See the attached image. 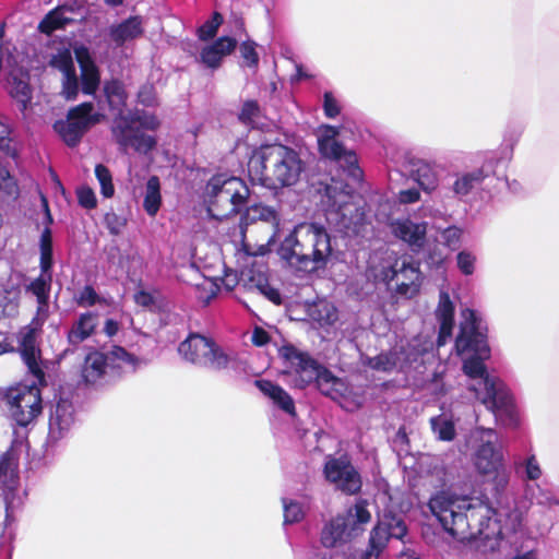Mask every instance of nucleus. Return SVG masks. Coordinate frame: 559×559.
Returning a JSON list of instances; mask_svg holds the SVG:
<instances>
[{
    "label": "nucleus",
    "mask_w": 559,
    "mask_h": 559,
    "mask_svg": "<svg viewBox=\"0 0 559 559\" xmlns=\"http://www.w3.org/2000/svg\"><path fill=\"white\" fill-rule=\"evenodd\" d=\"M10 419L19 427L26 428L41 413V395L35 383L9 388L2 396Z\"/></svg>",
    "instance_id": "4468645a"
},
{
    "label": "nucleus",
    "mask_w": 559,
    "mask_h": 559,
    "mask_svg": "<svg viewBox=\"0 0 559 559\" xmlns=\"http://www.w3.org/2000/svg\"><path fill=\"white\" fill-rule=\"evenodd\" d=\"M74 301L79 307L90 308L104 304L105 298L100 297L92 285H85L74 295Z\"/></svg>",
    "instance_id": "79ce46f5"
},
{
    "label": "nucleus",
    "mask_w": 559,
    "mask_h": 559,
    "mask_svg": "<svg viewBox=\"0 0 559 559\" xmlns=\"http://www.w3.org/2000/svg\"><path fill=\"white\" fill-rule=\"evenodd\" d=\"M475 466L486 480L493 481L497 486H504L508 483L501 456H476Z\"/></svg>",
    "instance_id": "7c9ffc66"
},
{
    "label": "nucleus",
    "mask_w": 559,
    "mask_h": 559,
    "mask_svg": "<svg viewBox=\"0 0 559 559\" xmlns=\"http://www.w3.org/2000/svg\"><path fill=\"white\" fill-rule=\"evenodd\" d=\"M455 305L450 294L440 289L438 306L435 310L436 320L439 323L437 345L443 346L451 338L454 328Z\"/></svg>",
    "instance_id": "412c9836"
},
{
    "label": "nucleus",
    "mask_w": 559,
    "mask_h": 559,
    "mask_svg": "<svg viewBox=\"0 0 559 559\" xmlns=\"http://www.w3.org/2000/svg\"><path fill=\"white\" fill-rule=\"evenodd\" d=\"M73 424V406L70 402L61 400L57 403L50 415V427H57L60 432L68 430Z\"/></svg>",
    "instance_id": "e433bc0d"
},
{
    "label": "nucleus",
    "mask_w": 559,
    "mask_h": 559,
    "mask_svg": "<svg viewBox=\"0 0 559 559\" xmlns=\"http://www.w3.org/2000/svg\"><path fill=\"white\" fill-rule=\"evenodd\" d=\"M433 433L439 440L451 441L455 437V427L451 419L445 416H437L430 419Z\"/></svg>",
    "instance_id": "58836bf2"
},
{
    "label": "nucleus",
    "mask_w": 559,
    "mask_h": 559,
    "mask_svg": "<svg viewBox=\"0 0 559 559\" xmlns=\"http://www.w3.org/2000/svg\"><path fill=\"white\" fill-rule=\"evenodd\" d=\"M257 44L253 40H246L239 47L240 56L249 68H257L259 63V55L255 50Z\"/></svg>",
    "instance_id": "8fccbe9b"
},
{
    "label": "nucleus",
    "mask_w": 559,
    "mask_h": 559,
    "mask_svg": "<svg viewBox=\"0 0 559 559\" xmlns=\"http://www.w3.org/2000/svg\"><path fill=\"white\" fill-rule=\"evenodd\" d=\"M97 328V313L87 311L81 313L67 333L68 343L78 346L91 337Z\"/></svg>",
    "instance_id": "bb28decb"
},
{
    "label": "nucleus",
    "mask_w": 559,
    "mask_h": 559,
    "mask_svg": "<svg viewBox=\"0 0 559 559\" xmlns=\"http://www.w3.org/2000/svg\"><path fill=\"white\" fill-rule=\"evenodd\" d=\"M512 145L501 146L496 151L485 153L484 162L480 167L460 173L455 176V180L451 187V191L459 200L475 192L481 187L484 181L491 176H496V168L512 158Z\"/></svg>",
    "instance_id": "ddd939ff"
},
{
    "label": "nucleus",
    "mask_w": 559,
    "mask_h": 559,
    "mask_svg": "<svg viewBox=\"0 0 559 559\" xmlns=\"http://www.w3.org/2000/svg\"><path fill=\"white\" fill-rule=\"evenodd\" d=\"M159 124L154 114L134 108L120 111L114 118L111 133L121 152L127 153L132 148L138 153L147 154L157 142L154 136L145 134L142 130L155 131Z\"/></svg>",
    "instance_id": "0eeeda50"
},
{
    "label": "nucleus",
    "mask_w": 559,
    "mask_h": 559,
    "mask_svg": "<svg viewBox=\"0 0 559 559\" xmlns=\"http://www.w3.org/2000/svg\"><path fill=\"white\" fill-rule=\"evenodd\" d=\"M80 91V82L76 75V72L72 74H67L66 76H62V96L68 99L72 100L75 99Z\"/></svg>",
    "instance_id": "09e8293b"
},
{
    "label": "nucleus",
    "mask_w": 559,
    "mask_h": 559,
    "mask_svg": "<svg viewBox=\"0 0 559 559\" xmlns=\"http://www.w3.org/2000/svg\"><path fill=\"white\" fill-rule=\"evenodd\" d=\"M222 14L218 12H214L212 17L198 28L199 38L201 40L212 39L216 35L218 27L222 25Z\"/></svg>",
    "instance_id": "49530a36"
},
{
    "label": "nucleus",
    "mask_w": 559,
    "mask_h": 559,
    "mask_svg": "<svg viewBox=\"0 0 559 559\" xmlns=\"http://www.w3.org/2000/svg\"><path fill=\"white\" fill-rule=\"evenodd\" d=\"M325 477L340 490L353 495L360 490L361 479L347 456L332 457L324 467Z\"/></svg>",
    "instance_id": "6ab92c4d"
},
{
    "label": "nucleus",
    "mask_w": 559,
    "mask_h": 559,
    "mask_svg": "<svg viewBox=\"0 0 559 559\" xmlns=\"http://www.w3.org/2000/svg\"><path fill=\"white\" fill-rule=\"evenodd\" d=\"M79 204L86 209L92 210L97 205L95 192L90 187H81L76 191Z\"/></svg>",
    "instance_id": "13d9d810"
},
{
    "label": "nucleus",
    "mask_w": 559,
    "mask_h": 559,
    "mask_svg": "<svg viewBox=\"0 0 559 559\" xmlns=\"http://www.w3.org/2000/svg\"><path fill=\"white\" fill-rule=\"evenodd\" d=\"M468 444L474 454H502L503 445L498 432L493 429L477 428L469 437Z\"/></svg>",
    "instance_id": "393cba45"
},
{
    "label": "nucleus",
    "mask_w": 559,
    "mask_h": 559,
    "mask_svg": "<svg viewBox=\"0 0 559 559\" xmlns=\"http://www.w3.org/2000/svg\"><path fill=\"white\" fill-rule=\"evenodd\" d=\"M463 230L457 226H449L444 228L441 233V238L443 243L452 249L455 250L459 248L461 243V237H462Z\"/></svg>",
    "instance_id": "603ef678"
},
{
    "label": "nucleus",
    "mask_w": 559,
    "mask_h": 559,
    "mask_svg": "<svg viewBox=\"0 0 559 559\" xmlns=\"http://www.w3.org/2000/svg\"><path fill=\"white\" fill-rule=\"evenodd\" d=\"M9 94L16 103L22 116L26 118L27 110L31 108L33 98V90L28 82V75H12L11 80L9 81Z\"/></svg>",
    "instance_id": "c756f323"
},
{
    "label": "nucleus",
    "mask_w": 559,
    "mask_h": 559,
    "mask_svg": "<svg viewBox=\"0 0 559 559\" xmlns=\"http://www.w3.org/2000/svg\"><path fill=\"white\" fill-rule=\"evenodd\" d=\"M10 134V128L3 121L0 120V150L8 156L14 157L16 151L14 145L12 144V139Z\"/></svg>",
    "instance_id": "4d7b16f0"
},
{
    "label": "nucleus",
    "mask_w": 559,
    "mask_h": 559,
    "mask_svg": "<svg viewBox=\"0 0 559 559\" xmlns=\"http://www.w3.org/2000/svg\"><path fill=\"white\" fill-rule=\"evenodd\" d=\"M162 206L160 180L151 176L143 191V209L150 217H155Z\"/></svg>",
    "instance_id": "473e14b6"
},
{
    "label": "nucleus",
    "mask_w": 559,
    "mask_h": 559,
    "mask_svg": "<svg viewBox=\"0 0 559 559\" xmlns=\"http://www.w3.org/2000/svg\"><path fill=\"white\" fill-rule=\"evenodd\" d=\"M397 357L394 353H381L374 357H367L364 360V364L369 368L382 371L390 372L396 367Z\"/></svg>",
    "instance_id": "ea45409f"
},
{
    "label": "nucleus",
    "mask_w": 559,
    "mask_h": 559,
    "mask_svg": "<svg viewBox=\"0 0 559 559\" xmlns=\"http://www.w3.org/2000/svg\"><path fill=\"white\" fill-rule=\"evenodd\" d=\"M403 167L425 192L431 193L438 188L439 173L433 164L406 153Z\"/></svg>",
    "instance_id": "aec40b11"
},
{
    "label": "nucleus",
    "mask_w": 559,
    "mask_h": 559,
    "mask_svg": "<svg viewBox=\"0 0 559 559\" xmlns=\"http://www.w3.org/2000/svg\"><path fill=\"white\" fill-rule=\"evenodd\" d=\"M102 117L93 103H82L70 108L66 119L57 120L53 130L68 146L74 147L91 128L100 122Z\"/></svg>",
    "instance_id": "2eb2a0df"
},
{
    "label": "nucleus",
    "mask_w": 559,
    "mask_h": 559,
    "mask_svg": "<svg viewBox=\"0 0 559 559\" xmlns=\"http://www.w3.org/2000/svg\"><path fill=\"white\" fill-rule=\"evenodd\" d=\"M254 218L263 222L274 223L277 221V212L269 205L255 204L249 209Z\"/></svg>",
    "instance_id": "5fc2aeb1"
},
{
    "label": "nucleus",
    "mask_w": 559,
    "mask_h": 559,
    "mask_svg": "<svg viewBox=\"0 0 559 559\" xmlns=\"http://www.w3.org/2000/svg\"><path fill=\"white\" fill-rule=\"evenodd\" d=\"M81 67V86L82 92L86 95H92L96 92L99 85V72L94 62L86 56L83 59L78 55Z\"/></svg>",
    "instance_id": "f704fd0d"
},
{
    "label": "nucleus",
    "mask_w": 559,
    "mask_h": 559,
    "mask_svg": "<svg viewBox=\"0 0 559 559\" xmlns=\"http://www.w3.org/2000/svg\"><path fill=\"white\" fill-rule=\"evenodd\" d=\"M249 195L250 189L241 178L217 174L206 182L202 199L207 213L223 221L247 209Z\"/></svg>",
    "instance_id": "423d86ee"
},
{
    "label": "nucleus",
    "mask_w": 559,
    "mask_h": 559,
    "mask_svg": "<svg viewBox=\"0 0 559 559\" xmlns=\"http://www.w3.org/2000/svg\"><path fill=\"white\" fill-rule=\"evenodd\" d=\"M420 192L417 188L401 190L397 193V200L401 204H413L419 201Z\"/></svg>",
    "instance_id": "e2e57ef3"
},
{
    "label": "nucleus",
    "mask_w": 559,
    "mask_h": 559,
    "mask_svg": "<svg viewBox=\"0 0 559 559\" xmlns=\"http://www.w3.org/2000/svg\"><path fill=\"white\" fill-rule=\"evenodd\" d=\"M180 357L199 368L226 370L236 362V354L221 347L213 338L190 333L178 346Z\"/></svg>",
    "instance_id": "9b49d317"
},
{
    "label": "nucleus",
    "mask_w": 559,
    "mask_h": 559,
    "mask_svg": "<svg viewBox=\"0 0 559 559\" xmlns=\"http://www.w3.org/2000/svg\"><path fill=\"white\" fill-rule=\"evenodd\" d=\"M254 384L274 405L289 415H295L294 400L282 386L265 379L255 380Z\"/></svg>",
    "instance_id": "c85d7f7f"
},
{
    "label": "nucleus",
    "mask_w": 559,
    "mask_h": 559,
    "mask_svg": "<svg viewBox=\"0 0 559 559\" xmlns=\"http://www.w3.org/2000/svg\"><path fill=\"white\" fill-rule=\"evenodd\" d=\"M136 100L145 107H153L157 104L155 88L151 84H144L139 88Z\"/></svg>",
    "instance_id": "bf43d9fd"
},
{
    "label": "nucleus",
    "mask_w": 559,
    "mask_h": 559,
    "mask_svg": "<svg viewBox=\"0 0 559 559\" xmlns=\"http://www.w3.org/2000/svg\"><path fill=\"white\" fill-rule=\"evenodd\" d=\"M370 503L359 499L344 515H336L326 522L321 531L320 542L326 548H336L361 534L371 521Z\"/></svg>",
    "instance_id": "f8f14e48"
},
{
    "label": "nucleus",
    "mask_w": 559,
    "mask_h": 559,
    "mask_svg": "<svg viewBox=\"0 0 559 559\" xmlns=\"http://www.w3.org/2000/svg\"><path fill=\"white\" fill-rule=\"evenodd\" d=\"M236 46L237 40L235 38L219 37L212 45L202 49L200 59L206 67L216 69L221 66L223 58L233 52Z\"/></svg>",
    "instance_id": "a878e982"
},
{
    "label": "nucleus",
    "mask_w": 559,
    "mask_h": 559,
    "mask_svg": "<svg viewBox=\"0 0 559 559\" xmlns=\"http://www.w3.org/2000/svg\"><path fill=\"white\" fill-rule=\"evenodd\" d=\"M260 114L259 104L255 100H247L241 107L238 119L246 126L255 127Z\"/></svg>",
    "instance_id": "c03bdc74"
},
{
    "label": "nucleus",
    "mask_w": 559,
    "mask_h": 559,
    "mask_svg": "<svg viewBox=\"0 0 559 559\" xmlns=\"http://www.w3.org/2000/svg\"><path fill=\"white\" fill-rule=\"evenodd\" d=\"M323 110L328 118H335L338 116L341 108L337 99L331 92H325L323 96Z\"/></svg>",
    "instance_id": "680f3d73"
},
{
    "label": "nucleus",
    "mask_w": 559,
    "mask_h": 559,
    "mask_svg": "<svg viewBox=\"0 0 559 559\" xmlns=\"http://www.w3.org/2000/svg\"><path fill=\"white\" fill-rule=\"evenodd\" d=\"M261 293L272 302L280 305L282 302L281 294L277 289L269 286L267 284L259 286Z\"/></svg>",
    "instance_id": "774afa93"
},
{
    "label": "nucleus",
    "mask_w": 559,
    "mask_h": 559,
    "mask_svg": "<svg viewBox=\"0 0 559 559\" xmlns=\"http://www.w3.org/2000/svg\"><path fill=\"white\" fill-rule=\"evenodd\" d=\"M429 350V345L419 337L411 340L402 349L405 362L412 365L423 359Z\"/></svg>",
    "instance_id": "4c0bfd02"
},
{
    "label": "nucleus",
    "mask_w": 559,
    "mask_h": 559,
    "mask_svg": "<svg viewBox=\"0 0 559 559\" xmlns=\"http://www.w3.org/2000/svg\"><path fill=\"white\" fill-rule=\"evenodd\" d=\"M143 33V19L139 15L130 16L108 28L109 38L116 47H122L126 43L141 37Z\"/></svg>",
    "instance_id": "b1692460"
},
{
    "label": "nucleus",
    "mask_w": 559,
    "mask_h": 559,
    "mask_svg": "<svg viewBox=\"0 0 559 559\" xmlns=\"http://www.w3.org/2000/svg\"><path fill=\"white\" fill-rule=\"evenodd\" d=\"M53 251H40L39 267L40 273L52 274Z\"/></svg>",
    "instance_id": "0e129e2a"
},
{
    "label": "nucleus",
    "mask_w": 559,
    "mask_h": 559,
    "mask_svg": "<svg viewBox=\"0 0 559 559\" xmlns=\"http://www.w3.org/2000/svg\"><path fill=\"white\" fill-rule=\"evenodd\" d=\"M0 484L3 487L5 506L9 510L15 506V490L19 485L16 456H1Z\"/></svg>",
    "instance_id": "5701e85b"
},
{
    "label": "nucleus",
    "mask_w": 559,
    "mask_h": 559,
    "mask_svg": "<svg viewBox=\"0 0 559 559\" xmlns=\"http://www.w3.org/2000/svg\"><path fill=\"white\" fill-rule=\"evenodd\" d=\"M368 277L384 284L391 294L407 299L419 293L424 278L419 262L409 255L385 259L377 265H370Z\"/></svg>",
    "instance_id": "6e6552de"
},
{
    "label": "nucleus",
    "mask_w": 559,
    "mask_h": 559,
    "mask_svg": "<svg viewBox=\"0 0 559 559\" xmlns=\"http://www.w3.org/2000/svg\"><path fill=\"white\" fill-rule=\"evenodd\" d=\"M338 134L337 127L322 126L318 135L319 151L323 157L337 162L350 177L357 179L361 175L357 156L337 140Z\"/></svg>",
    "instance_id": "dca6fc26"
},
{
    "label": "nucleus",
    "mask_w": 559,
    "mask_h": 559,
    "mask_svg": "<svg viewBox=\"0 0 559 559\" xmlns=\"http://www.w3.org/2000/svg\"><path fill=\"white\" fill-rule=\"evenodd\" d=\"M377 501L381 503L390 502V504L383 510L378 524L371 531L368 548L360 554L359 559H380L390 538L403 540L407 533L403 518L396 512V510L404 512L407 507L404 503L396 506L394 498L388 492L379 493Z\"/></svg>",
    "instance_id": "9d476101"
},
{
    "label": "nucleus",
    "mask_w": 559,
    "mask_h": 559,
    "mask_svg": "<svg viewBox=\"0 0 559 559\" xmlns=\"http://www.w3.org/2000/svg\"><path fill=\"white\" fill-rule=\"evenodd\" d=\"M487 333V323L477 311L468 308L462 311L455 349L459 355H467L463 360V371L468 378L467 389L503 426L518 428L520 413L513 395L503 381L487 372L484 362L490 356Z\"/></svg>",
    "instance_id": "f03ea898"
},
{
    "label": "nucleus",
    "mask_w": 559,
    "mask_h": 559,
    "mask_svg": "<svg viewBox=\"0 0 559 559\" xmlns=\"http://www.w3.org/2000/svg\"><path fill=\"white\" fill-rule=\"evenodd\" d=\"M281 354L288 365L287 373L293 377L296 388L304 389L310 383H316L323 367L314 359L292 345L283 346Z\"/></svg>",
    "instance_id": "a211bd4d"
},
{
    "label": "nucleus",
    "mask_w": 559,
    "mask_h": 559,
    "mask_svg": "<svg viewBox=\"0 0 559 559\" xmlns=\"http://www.w3.org/2000/svg\"><path fill=\"white\" fill-rule=\"evenodd\" d=\"M525 498L540 506H559V491L544 488L540 485H526Z\"/></svg>",
    "instance_id": "c9c22d12"
},
{
    "label": "nucleus",
    "mask_w": 559,
    "mask_h": 559,
    "mask_svg": "<svg viewBox=\"0 0 559 559\" xmlns=\"http://www.w3.org/2000/svg\"><path fill=\"white\" fill-rule=\"evenodd\" d=\"M321 204L326 221L340 230L357 231L368 219L365 201L342 181L331 179L324 186Z\"/></svg>",
    "instance_id": "39448f33"
},
{
    "label": "nucleus",
    "mask_w": 559,
    "mask_h": 559,
    "mask_svg": "<svg viewBox=\"0 0 559 559\" xmlns=\"http://www.w3.org/2000/svg\"><path fill=\"white\" fill-rule=\"evenodd\" d=\"M104 92L110 107H119L126 104L127 95L123 84L118 80H111L104 85Z\"/></svg>",
    "instance_id": "a19ab883"
},
{
    "label": "nucleus",
    "mask_w": 559,
    "mask_h": 559,
    "mask_svg": "<svg viewBox=\"0 0 559 559\" xmlns=\"http://www.w3.org/2000/svg\"><path fill=\"white\" fill-rule=\"evenodd\" d=\"M52 283V274L40 273L26 287V293L36 297V313L49 317V296Z\"/></svg>",
    "instance_id": "cd10ccee"
},
{
    "label": "nucleus",
    "mask_w": 559,
    "mask_h": 559,
    "mask_svg": "<svg viewBox=\"0 0 559 559\" xmlns=\"http://www.w3.org/2000/svg\"><path fill=\"white\" fill-rule=\"evenodd\" d=\"M305 169L306 163L299 152L283 144L262 146L248 163L251 180L269 189L295 186Z\"/></svg>",
    "instance_id": "20e7f679"
},
{
    "label": "nucleus",
    "mask_w": 559,
    "mask_h": 559,
    "mask_svg": "<svg viewBox=\"0 0 559 559\" xmlns=\"http://www.w3.org/2000/svg\"><path fill=\"white\" fill-rule=\"evenodd\" d=\"M138 358L123 347L112 346L107 350L88 353L82 366V378L91 385L109 383L122 373L135 370Z\"/></svg>",
    "instance_id": "1a4fd4ad"
},
{
    "label": "nucleus",
    "mask_w": 559,
    "mask_h": 559,
    "mask_svg": "<svg viewBox=\"0 0 559 559\" xmlns=\"http://www.w3.org/2000/svg\"><path fill=\"white\" fill-rule=\"evenodd\" d=\"M284 523L293 524L301 521L305 516L304 507L294 500L283 499Z\"/></svg>",
    "instance_id": "a18cd8bd"
},
{
    "label": "nucleus",
    "mask_w": 559,
    "mask_h": 559,
    "mask_svg": "<svg viewBox=\"0 0 559 559\" xmlns=\"http://www.w3.org/2000/svg\"><path fill=\"white\" fill-rule=\"evenodd\" d=\"M39 251H52V233L50 227H45L39 238Z\"/></svg>",
    "instance_id": "338daca9"
},
{
    "label": "nucleus",
    "mask_w": 559,
    "mask_h": 559,
    "mask_svg": "<svg viewBox=\"0 0 559 559\" xmlns=\"http://www.w3.org/2000/svg\"><path fill=\"white\" fill-rule=\"evenodd\" d=\"M519 473L525 475L530 480H536L542 475V469L535 456H527L524 463L519 465Z\"/></svg>",
    "instance_id": "3c124183"
},
{
    "label": "nucleus",
    "mask_w": 559,
    "mask_h": 559,
    "mask_svg": "<svg viewBox=\"0 0 559 559\" xmlns=\"http://www.w3.org/2000/svg\"><path fill=\"white\" fill-rule=\"evenodd\" d=\"M391 447L395 454H412L408 451V437L405 427H400L391 440Z\"/></svg>",
    "instance_id": "864d4df0"
},
{
    "label": "nucleus",
    "mask_w": 559,
    "mask_h": 559,
    "mask_svg": "<svg viewBox=\"0 0 559 559\" xmlns=\"http://www.w3.org/2000/svg\"><path fill=\"white\" fill-rule=\"evenodd\" d=\"M134 301L136 305L144 307V308H151L155 305V299L153 295L145 290H139L134 294Z\"/></svg>",
    "instance_id": "69168bd1"
},
{
    "label": "nucleus",
    "mask_w": 559,
    "mask_h": 559,
    "mask_svg": "<svg viewBox=\"0 0 559 559\" xmlns=\"http://www.w3.org/2000/svg\"><path fill=\"white\" fill-rule=\"evenodd\" d=\"M316 385L323 395L332 400H337L346 390L344 382L324 367L316 381Z\"/></svg>",
    "instance_id": "72a5a7b5"
},
{
    "label": "nucleus",
    "mask_w": 559,
    "mask_h": 559,
    "mask_svg": "<svg viewBox=\"0 0 559 559\" xmlns=\"http://www.w3.org/2000/svg\"><path fill=\"white\" fill-rule=\"evenodd\" d=\"M67 12H73V9L68 4H63L51 10L40 21L38 29L41 33L49 35L57 29L64 28L68 24L74 21L72 17L66 15Z\"/></svg>",
    "instance_id": "2f4dec72"
},
{
    "label": "nucleus",
    "mask_w": 559,
    "mask_h": 559,
    "mask_svg": "<svg viewBox=\"0 0 559 559\" xmlns=\"http://www.w3.org/2000/svg\"><path fill=\"white\" fill-rule=\"evenodd\" d=\"M277 254L299 271L324 269L333 255L331 236L319 223L297 224L281 241Z\"/></svg>",
    "instance_id": "7ed1b4c3"
},
{
    "label": "nucleus",
    "mask_w": 559,
    "mask_h": 559,
    "mask_svg": "<svg viewBox=\"0 0 559 559\" xmlns=\"http://www.w3.org/2000/svg\"><path fill=\"white\" fill-rule=\"evenodd\" d=\"M476 257L467 250H462L456 255V265L462 274L469 276L475 272Z\"/></svg>",
    "instance_id": "de8ad7c7"
},
{
    "label": "nucleus",
    "mask_w": 559,
    "mask_h": 559,
    "mask_svg": "<svg viewBox=\"0 0 559 559\" xmlns=\"http://www.w3.org/2000/svg\"><path fill=\"white\" fill-rule=\"evenodd\" d=\"M47 319L48 316L35 313L29 324L24 326L20 332V352L22 359L27 366L28 371L39 383L45 381V374L37 361L39 354L37 338Z\"/></svg>",
    "instance_id": "f3484780"
},
{
    "label": "nucleus",
    "mask_w": 559,
    "mask_h": 559,
    "mask_svg": "<svg viewBox=\"0 0 559 559\" xmlns=\"http://www.w3.org/2000/svg\"><path fill=\"white\" fill-rule=\"evenodd\" d=\"M51 64L61 71L62 76L72 74L75 71L74 62L69 53L59 55L51 60Z\"/></svg>",
    "instance_id": "052dcab7"
},
{
    "label": "nucleus",
    "mask_w": 559,
    "mask_h": 559,
    "mask_svg": "<svg viewBox=\"0 0 559 559\" xmlns=\"http://www.w3.org/2000/svg\"><path fill=\"white\" fill-rule=\"evenodd\" d=\"M391 230L396 238L407 242L413 251H418L426 242V223H415L409 218L395 219L391 223Z\"/></svg>",
    "instance_id": "4be33fe9"
},
{
    "label": "nucleus",
    "mask_w": 559,
    "mask_h": 559,
    "mask_svg": "<svg viewBox=\"0 0 559 559\" xmlns=\"http://www.w3.org/2000/svg\"><path fill=\"white\" fill-rule=\"evenodd\" d=\"M104 223L111 235H119L127 224V219L116 214L115 212H108L105 214Z\"/></svg>",
    "instance_id": "6e6d98bb"
},
{
    "label": "nucleus",
    "mask_w": 559,
    "mask_h": 559,
    "mask_svg": "<svg viewBox=\"0 0 559 559\" xmlns=\"http://www.w3.org/2000/svg\"><path fill=\"white\" fill-rule=\"evenodd\" d=\"M428 506L442 527L461 538L478 535L485 540L503 539L516 533L523 522V509L508 495H500L493 508L479 498L441 491L430 498Z\"/></svg>",
    "instance_id": "f257e3e1"
},
{
    "label": "nucleus",
    "mask_w": 559,
    "mask_h": 559,
    "mask_svg": "<svg viewBox=\"0 0 559 559\" xmlns=\"http://www.w3.org/2000/svg\"><path fill=\"white\" fill-rule=\"evenodd\" d=\"M95 176L100 185V193L104 198H111L115 193L110 170L103 164L95 167Z\"/></svg>",
    "instance_id": "37998d69"
}]
</instances>
